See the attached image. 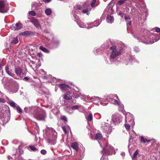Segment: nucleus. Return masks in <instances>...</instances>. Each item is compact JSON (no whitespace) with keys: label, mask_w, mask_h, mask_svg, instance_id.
Returning <instances> with one entry per match:
<instances>
[{"label":"nucleus","mask_w":160,"mask_h":160,"mask_svg":"<svg viewBox=\"0 0 160 160\" xmlns=\"http://www.w3.org/2000/svg\"><path fill=\"white\" fill-rule=\"evenodd\" d=\"M31 112L34 117L38 120H44L46 117L45 111L37 107L32 108Z\"/></svg>","instance_id":"1"},{"label":"nucleus","mask_w":160,"mask_h":160,"mask_svg":"<svg viewBox=\"0 0 160 160\" xmlns=\"http://www.w3.org/2000/svg\"><path fill=\"white\" fill-rule=\"evenodd\" d=\"M45 138L48 142L51 145H54L57 138V133L53 128L49 129L46 132Z\"/></svg>","instance_id":"2"},{"label":"nucleus","mask_w":160,"mask_h":160,"mask_svg":"<svg viewBox=\"0 0 160 160\" xmlns=\"http://www.w3.org/2000/svg\"><path fill=\"white\" fill-rule=\"evenodd\" d=\"M9 9L8 3L6 0H0V12L5 13Z\"/></svg>","instance_id":"3"},{"label":"nucleus","mask_w":160,"mask_h":160,"mask_svg":"<svg viewBox=\"0 0 160 160\" xmlns=\"http://www.w3.org/2000/svg\"><path fill=\"white\" fill-rule=\"evenodd\" d=\"M110 49L112 50V52L110 55V58L112 59L115 58L117 56L120 55L121 53V50H118L115 46H113L110 47Z\"/></svg>","instance_id":"4"},{"label":"nucleus","mask_w":160,"mask_h":160,"mask_svg":"<svg viewBox=\"0 0 160 160\" xmlns=\"http://www.w3.org/2000/svg\"><path fill=\"white\" fill-rule=\"evenodd\" d=\"M111 148L107 144L105 147L103 148L102 153H103V155H108L110 153Z\"/></svg>","instance_id":"5"},{"label":"nucleus","mask_w":160,"mask_h":160,"mask_svg":"<svg viewBox=\"0 0 160 160\" xmlns=\"http://www.w3.org/2000/svg\"><path fill=\"white\" fill-rule=\"evenodd\" d=\"M31 22L36 28L40 29L41 28V25L38 19L33 17L32 18Z\"/></svg>","instance_id":"6"},{"label":"nucleus","mask_w":160,"mask_h":160,"mask_svg":"<svg viewBox=\"0 0 160 160\" xmlns=\"http://www.w3.org/2000/svg\"><path fill=\"white\" fill-rule=\"evenodd\" d=\"M5 71L10 76H12L14 79H18L19 77H17L16 75L14 73L12 72V70L11 69H10L8 66H7L5 67Z\"/></svg>","instance_id":"7"},{"label":"nucleus","mask_w":160,"mask_h":160,"mask_svg":"<svg viewBox=\"0 0 160 160\" xmlns=\"http://www.w3.org/2000/svg\"><path fill=\"white\" fill-rule=\"evenodd\" d=\"M22 28V25L21 23H17L15 24H13L11 27L12 30H18Z\"/></svg>","instance_id":"8"},{"label":"nucleus","mask_w":160,"mask_h":160,"mask_svg":"<svg viewBox=\"0 0 160 160\" xmlns=\"http://www.w3.org/2000/svg\"><path fill=\"white\" fill-rule=\"evenodd\" d=\"M15 72L16 74H17V76H16L17 77H19V79L21 78L20 76L22 74H23V73L22 72V68L18 66H16L15 67Z\"/></svg>","instance_id":"9"},{"label":"nucleus","mask_w":160,"mask_h":160,"mask_svg":"<svg viewBox=\"0 0 160 160\" xmlns=\"http://www.w3.org/2000/svg\"><path fill=\"white\" fill-rule=\"evenodd\" d=\"M100 24L99 20H95L92 23L89 24L88 23L87 28L89 29L92 28L94 27H97Z\"/></svg>","instance_id":"10"},{"label":"nucleus","mask_w":160,"mask_h":160,"mask_svg":"<svg viewBox=\"0 0 160 160\" xmlns=\"http://www.w3.org/2000/svg\"><path fill=\"white\" fill-rule=\"evenodd\" d=\"M39 76L43 79H47L48 77L47 75H46V72L42 69H41L39 70Z\"/></svg>","instance_id":"11"},{"label":"nucleus","mask_w":160,"mask_h":160,"mask_svg":"<svg viewBox=\"0 0 160 160\" xmlns=\"http://www.w3.org/2000/svg\"><path fill=\"white\" fill-rule=\"evenodd\" d=\"M82 7L80 5L75 6L74 7V9L72 11V13H73L74 12L75 14L79 13L82 11Z\"/></svg>","instance_id":"12"},{"label":"nucleus","mask_w":160,"mask_h":160,"mask_svg":"<svg viewBox=\"0 0 160 160\" xmlns=\"http://www.w3.org/2000/svg\"><path fill=\"white\" fill-rule=\"evenodd\" d=\"M51 37L52 38V44L53 47H56L59 44L60 42L58 39L53 38V36L51 35Z\"/></svg>","instance_id":"13"},{"label":"nucleus","mask_w":160,"mask_h":160,"mask_svg":"<svg viewBox=\"0 0 160 160\" xmlns=\"http://www.w3.org/2000/svg\"><path fill=\"white\" fill-rule=\"evenodd\" d=\"M58 86L61 88V90L63 91H66L69 88V87L68 85L65 84H58Z\"/></svg>","instance_id":"14"},{"label":"nucleus","mask_w":160,"mask_h":160,"mask_svg":"<svg viewBox=\"0 0 160 160\" xmlns=\"http://www.w3.org/2000/svg\"><path fill=\"white\" fill-rule=\"evenodd\" d=\"M88 4H89L87 2H86L84 3V6L85 7H87V6L88 8H86L85 9L82 10V12L83 13H86L88 15L90 14V13L89 12H88V11L89 10V8L88 7H90V6L88 5Z\"/></svg>","instance_id":"15"},{"label":"nucleus","mask_w":160,"mask_h":160,"mask_svg":"<svg viewBox=\"0 0 160 160\" xmlns=\"http://www.w3.org/2000/svg\"><path fill=\"white\" fill-rule=\"evenodd\" d=\"M72 93L64 94L62 96L63 98L66 100H70L72 98Z\"/></svg>","instance_id":"16"},{"label":"nucleus","mask_w":160,"mask_h":160,"mask_svg":"<svg viewBox=\"0 0 160 160\" xmlns=\"http://www.w3.org/2000/svg\"><path fill=\"white\" fill-rule=\"evenodd\" d=\"M10 42L11 44H17L18 42V39L17 37L14 38L10 39Z\"/></svg>","instance_id":"17"},{"label":"nucleus","mask_w":160,"mask_h":160,"mask_svg":"<svg viewBox=\"0 0 160 160\" xmlns=\"http://www.w3.org/2000/svg\"><path fill=\"white\" fill-rule=\"evenodd\" d=\"M71 147L77 152L78 150V145L76 142L72 143L71 145Z\"/></svg>","instance_id":"18"},{"label":"nucleus","mask_w":160,"mask_h":160,"mask_svg":"<svg viewBox=\"0 0 160 160\" xmlns=\"http://www.w3.org/2000/svg\"><path fill=\"white\" fill-rule=\"evenodd\" d=\"M85 118L88 122L91 121L92 119V113H89V114H85Z\"/></svg>","instance_id":"19"},{"label":"nucleus","mask_w":160,"mask_h":160,"mask_svg":"<svg viewBox=\"0 0 160 160\" xmlns=\"http://www.w3.org/2000/svg\"><path fill=\"white\" fill-rule=\"evenodd\" d=\"M140 141L141 142L143 143H145L146 142H149L151 141V139H147L146 138H144V137L141 136L140 138Z\"/></svg>","instance_id":"20"},{"label":"nucleus","mask_w":160,"mask_h":160,"mask_svg":"<svg viewBox=\"0 0 160 160\" xmlns=\"http://www.w3.org/2000/svg\"><path fill=\"white\" fill-rule=\"evenodd\" d=\"M80 93L78 92H77L75 90H74L73 92V97L75 98H78L80 97Z\"/></svg>","instance_id":"21"},{"label":"nucleus","mask_w":160,"mask_h":160,"mask_svg":"<svg viewBox=\"0 0 160 160\" xmlns=\"http://www.w3.org/2000/svg\"><path fill=\"white\" fill-rule=\"evenodd\" d=\"M77 23L78 25L79 26L82 28H87V25L85 24L84 23L79 21H77Z\"/></svg>","instance_id":"22"},{"label":"nucleus","mask_w":160,"mask_h":160,"mask_svg":"<svg viewBox=\"0 0 160 160\" xmlns=\"http://www.w3.org/2000/svg\"><path fill=\"white\" fill-rule=\"evenodd\" d=\"M52 10L50 8H47L45 10V13L47 16L50 15L52 14Z\"/></svg>","instance_id":"23"},{"label":"nucleus","mask_w":160,"mask_h":160,"mask_svg":"<svg viewBox=\"0 0 160 160\" xmlns=\"http://www.w3.org/2000/svg\"><path fill=\"white\" fill-rule=\"evenodd\" d=\"M108 22L110 23H112L113 22L114 18L112 16L108 15L107 18Z\"/></svg>","instance_id":"24"},{"label":"nucleus","mask_w":160,"mask_h":160,"mask_svg":"<svg viewBox=\"0 0 160 160\" xmlns=\"http://www.w3.org/2000/svg\"><path fill=\"white\" fill-rule=\"evenodd\" d=\"M46 89L45 88L41 87L39 89V93L40 94H44L46 93Z\"/></svg>","instance_id":"25"},{"label":"nucleus","mask_w":160,"mask_h":160,"mask_svg":"<svg viewBox=\"0 0 160 160\" xmlns=\"http://www.w3.org/2000/svg\"><path fill=\"white\" fill-rule=\"evenodd\" d=\"M93 140H97L99 143H100V134L99 133L96 134L95 136V137L93 138Z\"/></svg>","instance_id":"26"},{"label":"nucleus","mask_w":160,"mask_h":160,"mask_svg":"<svg viewBox=\"0 0 160 160\" xmlns=\"http://www.w3.org/2000/svg\"><path fill=\"white\" fill-rule=\"evenodd\" d=\"M8 103L13 108H15L16 107V104L13 101L9 100L8 98Z\"/></svg>","instance_id":"27"},{"label":"nucleus","mask_w":160,"mask_h":160,"mask_svg":"<svg viewBox=\"0 0 160 160\" xmlns=\"http://www.w3.org/2000/svg\"><path fill=\"white\" fill-rule=\"evenodd\" d=\"M79 107L78 105H76L73 106L71 107V108H70V109H71L72 111L71 112H68L69 113H72L73 112V111H72V109H74V110L78 109V110L79 109Z\"/></svg>","instance_id":"28"},{"label":"nucleus","mask_w":160,"mask_h":160,"mask_svg":"<svg viewBox=\"0 0 160 160\" xmlns=\"http://www.w3.org/2000/svg\"><path fill=\"white\" fill-rule=\"evenodd\" d=\"M40 49L43 52L47 53H48L49 52V50L46 48L43 47V46H41L40 47Z\"/></svg>","instance_id":"29"},{"label":"nucleus","mask_w":160,"mask_h":160,"mask_svg":"<svg viewBox=\"0 0 160 160\" xmlns=\"http://www.w3.org/2000/svg\"><path fill=\"white\" fill-rule=\"evenodd\" d=\"M8 122V121L7 120H6L5 119H3V118H0V123L1 124L4 125V124Z\"/></svg>","instance_id":"30"},{"label":"nucleus","mask_w":160,"mask_h":160,"mask_svg":"<svg viewBox=\"0 0 160 160\" xmlns=\"http://www.w3.org/2000/svg\"><path fill=\"white\" fill-rule=\"evenodd\" d=\"M18 90V87L16 86L15 87L14 89L10 88V91L12 93L16 92Z\"/></svg>","instance_id":"31"},{"label":"nucleus","mask_w":160,"mask_h":160,"mask_svg":"<svg viewBox=\"0 0 160 160\" xmlns=\"http://www.w3.org/2000/svg\"><path fill=\"white\" fill-rule=\"evenodd\" d=\"M96 1V0H92V2L90 4V5L92 7L94 8L97 6L95 4Z\"/></svg>","instance_id":"32"},{"label":"nucleus","mask_w":160,"mask_h":160,"mask_svg":"<svg viewBox=\"0 0 160 160\" xmlns=\"http://www.w3.org/2000/svg\"><path fill=\"white\" fill-rule=\"evenodd\" d=\"M23 36H27L30 34V32L28 31H26L21 33Z\"/></svg>","instance_id":"33"},{"label":"nucleus","mask_w":160,"mask_h":160,"mask_svg":"<svg viewBox=\"0 0 160 160\" xmlns=\"http://www.w3.org/2000/svg\"><path fill=\"white\" fill-rule=\"evenodd\" d=\"M29 147L32 151H36L37 150V148L34 146H29Z\"/></svg>","instance_id":"34"},{"label":"nucleus","mask_w":160,"mask_h":160,"mask_svg":"<svg viewBox=\"0 0 160 160\" xmlns=\"http://www.w3.org/2000/svg\"><path fill=\"white\" fill-rule=\"evenodd\" d=\"M29 15H31L32 16H35L36 15V13L35 12L33 11H32L29 12Z\"/></svg>","instance_id":"35"},{"label":"nucleus","mask_w":160,"mask_h":160,"mask_svg":"<svg viewBox=\"0 0 160 160\" xmlns=\"http://www.w3.org/2000/svg\"><path fill=\"white\" fill-rule=\"evenodd\" d=\"M125 1H126L125 0L119 1H118L117 4L118 5H120L123 4Z\"/></svg>","instance_id":"36"},{"label":"nucleus","mask_w":160,"mask_h":160,"mask_svg":"<svg viewBox=\"0 0 160 160\" xmlns=\"http://www.w3.org/2000/svg\"><path fill=\"white\" fill-rule=\"evenodd\" d=\"M73 15V16L74 18L76 19V20H74L75 21L76 20H78V19H79V17L74 12L73 13H72Z\"/></svg>","instance_id":"37"},{"label":"nucleus","mask_w":160,"mask_h":160,"mask_svg":"<svg viewBox=\"0 0 160 160\" xmlns=\"http://www.w3.org/2000/svg\"><path fill=\"white\" fill-rule=\"evenodd\" d=\"M124 126L127 130H129L130 129V126L129 124H125Z\"/></svg>","instance_id":"38"},{"label":"nucleus","mask_w":160,"mask_h":160,"mask_svg":"<svg viewBox=\"0 0 160 160\" xmlns=\"http://www.w3.org/2000/svg\"><path fill=\"white\" fill-rule=\"evenodd\" d=\"M138 154V150H137L133 154V157L134 158H135L137 157V155Z\"/></svg>","instance_id":"39"},{"label":"nucleus","mask_w":160,"mask_h":160,"mask_svg":"<svg viewBox=\"0 0 160 160\" xmlns=\"http://www.w3.org/2000/svg\"><path fill=\"white\" fill-rule=\"evenodd\" d=\"M100 51L99 48H97L95 50V54L96 55H98L99 54V52Z\"/></svg>","instance_id":"40"},{"label":"nucleus","mask_w":160,"mask_h":160,"mask_svg":"<svg viewBox=\"0 0 160 160\" xmlns=\"http://www.w3.org/2000/svg\"><path fill=\"white\" fill-rule=\"evenodd\" d=\"M103 129L104 131L107 133H108L109 132V130L108 128V127L107 126H104L103 128Z\"/></svg>","instance_id":"41"},{"label":"nucleus","mask_w":160,"mask_h":160,"mask_svg":"<svg viewBox=\"0 0 160 160\" xmlns=\"http://www.w3.org/2000/svg\"><path fill=\"white\" fill-rule=\"evenodd\" d=\"M16 108H17V110L19 112L21 113L22 112V110L21 109V108H20V107L19 106H17Z\"/></svg>","instance_id":"42"},{"label":"nucleus","mask_w":160,"mask_h":160,"mask_svg":"<svg viewBox=\"0 0 160 160\" xmlns=\"http://www.w3.org/2000/svg\"><path fill=\"white\" fill-rule=\"evenodd\" d=\"M40 152L43 155H45L46 153L47 152L46 150L42 149L41 151Z\"/></svg>","instance_id":"43"},{"label":"nucleus","mask_w":160,"mask_h":160,"mask_svg":"<svg viewBox=\"0 0 160 160\" xmlns=\"http://www.w3.org/2000/svg\"><path fill=\"white\" fill-rule=\"evenodd\" d=\"M61 119L63 120L64 121H67V117L65 116H62L61 117Z\"/></svg>","instance_id":"44"},{"label":"nucleus","mask_w":160,"mask_h":160,"mask_svg":"<svg viewBox=\"0 0 160 160\" xmlns=\"http://www.w3.org/2000/svg\"><path fill=\"white\" fill-rule=\"evenodd\" d=\"M4 98H0V102L4 103L6 101L5 99Z\"/></svg>","instance_id":"45"},{"label":"nucleus","mask_w":160,"mask_h":160,"mask_svg":"<svg viewBox=\"0 0 160 160\" xmlns=\"http://www.w3.org/2000/svg\"><path fill=\"white\" fill-rule=\"evenodd\" d=\"M62 130H63L64 132L66 134H67V131H66V127L65 126H63L62 127Z\"/></svg>","instance_id":"46"},{"label":"nucleus","mask_w":160,"mask_h":160,"mask_svg":"<svg viewBox=\"0 0 160 160\" xmlns=\"http://www.w3.org/2000/svg\"><path fill=\"white\" fill-rule=\"evenodd\" d=\"M4 152V149L3 148H1L0 149V153H3Z\"/></svg>","instance_id":"47"},{"label":"nucleus","mask_w":160,"mask_h":160,"mask_svg":"<svg viewBox=\"0 0 160 160\" xmlns=\"http://www.w3.org/2000/svg\"><path fill=\"white\" fill-rule=\"evenodd\" d=\"M6 96L2 92L0 91V98H4Z\"/></svg>","instance_id":"48"},{"label":"nucleus","mask_w":160,"mask_h":160,"mask_svg":"<svg viewBox=\"0 0 160 160\" xmlns=\"http://www.w3.org/2000/svg\"><path fill=\"white\" fill-rule=\"evenodd\" d=\"M124 19L126 20L129 19L130 20L131 19V18L128 16H126L125 15L124 16Z\"/></svg>","instance_id":"49"},{"label":"nucleus","mask_w":160,"mask_h":160,"mask_svg":"<svg viewBox=\"0 0 160 160\" xmlns=\"http://www.w3.org/2000/svg\"><path fill=\"white\" fill-rule=\"evenodd\" d=\"M114 103L115 105H119V102L117 100L114 99Z\"/></svg>","instance_id":"50"},{"label":"nucleus","mask_w":160,"mask_h":160,"mask_svg":"<svg viewBox=\"0 0 160 160\" xmlns=\"http://www.w3.org/2000/svg\"><path fill=\"white\" fill-rule=\"evenodd\" d=\"M37 56L39 57H41L42 56V54L41 53L38 52L37 53Z\"/></svg>","instance_id":"51"},{"label":"nucleus","mask_w":160,"mask_h":160,"mask_svg":"<svg viewBox=\"0 0 160 160\" xmlns=\"http://www.w3.org/2000/svg\"><path fill=\"white\" fill-rule=\"evenodd\" d=\"M76 101L75 99L73 100H71V102L72 103L75 104L76 103Z\"/></svg>","instance_id":"52"},{"label":"nucleus","mask_w":160,"mask_h":160,"mask_svg":"<svg viewBox=\"0 0 160 160\" xmlns=\"http://www.w3.org/2000/svg\"><path fill=\"white\" fill-rule=\"evenodd\" d=\"M23 80L25 81H28V80H29V78H28V77H24L23 79Z\"/></svg>","instance_id":"53"},{"label":"nucleus","mask_w":160,"mask_h":160,"mask_svg":"<svg viewBox=\"0 0 160 160\" xmlns=\"http://www.w3.org/2000/svg\"><path fill=\"white\" fill-rule=\"evenodd\" d=\"M98 98H96V100H92V102L93 103H96V102H95L96 101V100H98V102H99V100H98Z\"/></svg>","instance_id":"54"},{"label":"nucleus","mask_w":160,"mask_h":160,"mask_svg":"<svg viewBox=\"0 0 160 160\" xmlns=\"http://www.w3.org/2000/svg\"><path fill=\"white\" fill-rule=\"evenodd\" d=\"M155 31L157 32H160V28H157L156 29H155Z\"/></svg>","instance_id":"55"},{"label":"nucleus","mask_w":160,"mask_h":160,"mask_svg":"<svg viewBox=\"0 0 160 160\" xmlns=\"http://www.w3.org/2000/svg\"><path fill=\"white\" fill-rule=\"evenodd\" d=\"M118 14L119 15H120L122 17H123L124 16V14L123 13L120 12H119Z\"/></svg>","instance_id":"56"},{"label":"nucleus","mask_w":160,"mask_h":160,"mask_svg":"<svg viewBox=\"0 0 160 160\" xmlns=\"http://www.w3.org/2000/svg\"><path fill=\"white\" fill-rule=\"evenodd\" d=\"M3 72V70L2 69L0 70V76L2 75Z\"/></svg>","instance_id":"57"},{"label":"nucleus","mask_w":160,"mask_h":160,"mask_svg":"<svg viewBox=\"0 0 160 160\" xmlns=\"http://www.w3.org/2000/svg\"><path fill=\"white\" fill-rule=\"evenodd\" d=\"M52 0H45L44 2L46 3H48L50 2Z\"/></svg>","instance_id":"58"},{"label":"nucleus","mask_w":160,"mask_h":160,"mask_svg":"<svg viewBox=\"0 0 160 160\" xmlns=\"http://www.w3.org/2000/svg\"><path fill=\"white\" fill-rule=\"evenodd\" d=\"M37 3L35 2H33L32 3V7H33V6H35L36 4Z\"/></svg>","instance_id":"59"},{"label":"nucleus","mask_w":160,"mask_h":160,"mask_svg":"<svg viewBox=\"0 0 160 160\" xmlns=\"http://www.w3.org/2000/svg\"><path fill=\"white\" fill-rule=\"evenodd\" d=\"M131 21H129L128 22V24L129 25H131Z\"/></svg>","instance_id":"60"},{"label":"nucleus","mask_w":160,"mask_h":160,"mask_svg":"<svg viewBox=\"0 0 160 160\" xmlns=\"http://www.w3.org/2000/svg\"><path fill=\"white\" fill-rule=\"evenodd\" d=\"M1 69H2V67H1V61L0 60V70H1Z\"/></svg>","instance_id":"61"},{"label":"nucleus","mask_w":160,"mask_h":160,"mask_svg":"<svg viewBox=\"0 0 160 160\" xmlns=\"http://www.w3.org/2000/svg\"><path fill=\"white\" fill-rule=\"evenodd\" d=\"M127 118L126 117H125V122H127Z\"/></svg>","instance_id":"62"},{"label":"nucleus","mask_w":160,"mask_h":160,"mask_svg":"<svg viewBox=\"0 0 160 160\" xmlns=\"http://www.w3.org/2000/svg\"><path fill=\"white\" fill-rule=\"evenodd\" d=\"M150 42L151 43H153L154 42V41H152V42H151V41H150Z\"/></svg>","instance_id":"63"},{"label":"nucleus","mask_w":160,"mask_h":160,"mask_svg":"<svg viewBox=\"0 0 160 160\" xmlns=\"http://www.w3.org/2000/svg\"><path fill=\"white\" fill-rule=\"evenodd\" d=\"M32 63H33V64L34 63V62H33V61H32Z\"/></svg>","instance_id":"64"}]
</instances>
